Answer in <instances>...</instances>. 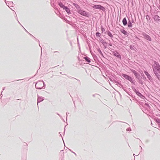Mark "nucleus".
I'll use <instances>...</instances> for the list:
<instances>
[{"mask_svg":"<svg viewBox=\"0 0 160 160\" xmlns=\"http://www.w3.org/2000/svg\"><path fill=\"white\" fill-rule=\"evenodd\" d=\"M120 32L123 33V34H124L125 35H127L128 33V32L125 31V30L123 29H121L120 30Z\"/></svg>","mask_w":160,"mask_h":160,"instance_id":"10","label":"nucleus"},{"mask_svg":"<svg viewBox=\"0 0 160 160\" xmlns=\"http://www.w3.org/2000/svg\"><path fill=\"white\" fill-rule=\"evenodd\" d=\"M85 59H86V60L88 62H90V60L89 59V58H85Z\"/></svg>","mask_w":160,"mask_h":160,"instance_id":"16","label":"nucleus"},{"mask_svg":"<svg viewBox=\"0 0 160 160\" xmlns=\"http://www.w3.org/2000/svg\"><path fill=\"white\" fill-rule=\"evenodd\" d=\"M122 22L124 26H126L127 23V20L125 18L123 19Z\"/></svg>","mask_w":160,"mask_h":160,"instance_id":"9","label":"nucleus"},{"mask_svg":"<svg viewBox=\"0 0 160 160\" xmlns=\"http://www.w3.org/2000/svg\"><path fill=\"white\" fill-rule=\"evenodd\" d=\"M143 36H144V38L147 39V40H149V41L151 40V38L148 35L146 34H144Z\"/></svg>","mask_w":160,"mask_h":160,"instance_id":"8","label":"nucleus"},{"mask_svg":"<svg viewBox=\"0 0 160 160\" xmlns=\"http://www.w3.org/2000/svg\"><path fill=\"white\" fill-rule=\"evenodd\" d=\"M96 35L97 36L100 37L101 35V34L99 32H97L96 33Z\"/></svg>","mask_w":160,"mask_h":160,"instance_id":"17","label":"nucleus"},{"mask_svg":"<svg viewBox=\"0 0 160 160\" xmlns=\"http://www.w3.org/2000/svg\"><path fill=\"white\" fill-rule=\"evenodd\" d=\"M54 52L55 53V52Z\"/></svg>","mask_w":160,"mask_h":160,"instance_id":"19","label":"nucleus"},{"mask_svg":"<svg viewBox=\"0 0 160 160\" xmlns=\"http://www.w3.org/2000/svg\"><path fill=\"white\" fill-rule=\"evenodd\" d=\"M113 55L115 56H116L118 58H120L121 56L119 53L117 51H114L113 52Z\"/></svg>","mask_w":160,"mask_h":160,"instance_id":"7","label":"nucleus"},{"mask_svg":"<svg viewBox=\"0 0 160 160\" xmlns=\"http://www.w3.org/2000/svg\"><path fill=\"white\" fill-rule=\"evenodd\" d=\"M78 13L81 14V15H83L84 16H86L87 15V13L86 12L82 11L80 9H78Z\"/></svg>","mask_w":160,"mask_h":160,"instance_id":"4","label":"nucleus"},{"mask_svg":"<svg viewBox=\"0 0 160 160\" xmlns=\"http://www.w3.org/2000/svg\"><path fill=\"white\" fill-rule=\"evenodd\" d=\"M73 5L75 6L76 8L77 9L78 11V9H80V7L78 4H75L74 3H73Z\"/></svg>","mask_w":160,"mask_h":160,"instance_id":"13","label":"nucleus"},{"mask_svg":"<svg viewBox=\"0 0 160 160\" xmlns=\"http://www.w3.org/2000/svg\"><path fill=\"white\" fill-rule=\"evenodd\" d=\"M131 71L134 74L136 77L138 79H139V78L140 75L136 71L133 70H132Z\"/></svg>","mask_w":160,"mask_h":160,"instance_id":"5","label":"nucleus"},{"mask_svg":"<svg viewBox=\"0 0 160 160\" xmlns=\"http://www.w3.org/2000/svg\"><path fill=\"white\" fill-rule=\"evenodd\" d=\"M108 35L110 36L111 37H112V35L111 33L110 32H108Z\"/></svg>","mask_w":160,"mask_h":160,"instance_id":"18","label":"nucleus"},{"mask_svg":"<svg viewBox=\"0 0 160 160\" xmlns=\"http://www.w3.org/2000/svg\"><path fill=\"white\" fill-rule=\"evenodd\" d=\"M122 76L123 77H124L125 79L128 80L131 82H132L133 79L132 78L129 76L128 75L125 74H122Z\"/></svg>","mask_w":160,"mask_h":160,"instance_id":"3","label":"nucleus"},{"mask_svg":"<svg viewBox=\"0 0 160 160\" xmlns=\"http://www.w3.org/2000/svg\"><path fill=\"white\" fill-rule=\"evenodd\" d=\"M92 8L95 9H102L104 8L100 5H96L92 6Z\"/></svg>","mask_w":160,"mask_h":160,"instance_id":"6","label":"nucleus"},{"mask_svg":"<svg viewBox=\"0 0 160 160\" xmlns=\"http://www.w3.org/2000/svg\"><path fill=\"white\" fill-rule=\"evenodd\" d=\"M144 73H145V74L147 76L148 78L149 79H150V78H151V76L149 75V74L146 71H144Z\"/></svg>","mask_w":160,"mask_h":160,"instance_id":"14","label":"nucleus"},{"mask_svg":"<svg viewBox=\"0 0 160 160\" xmlns=\"http://www.w3.org/2000/svg\"><path fill=\"white\" fill-rule=\"evenodd\" d=\"M59 5V6L61 8L63 9H64L66 6H65L62 2H59L58 4Z\"/></svg>","mask_w":160,"mask_h":160,"instance_id":"11","label":"nucleus"},{"mask_svg":"<svg viewBox=\"0 0 160 160\" xmlns=\"http://www.w3.org/2000/svg\"><path fill=\"white\" fill-rule=\"evenodd\" d=\"M64 9L65 10L66 12H67V13L68 14L71 13L70 10L67 7H66Z\"/></svg>","mask_w":160,"mask_h":160,"instance_id":"12","label":"nucleus"},{"mask_svg":"<svg viewBox=\"0 0 160 160\" xmlns=\"http://www.w3.org/2000/svg\"><path fill=\"white\" fill-rule=\"evenodd\" d=\"M153 71L158 79L160 78V66L158 62H154V64L152 65Z\"/></svg>","mask_w":160,"mask_h":160,"instance_id":"1","label":"nucleus"},{"mask_svg":"<svg viewBox=\"0 0 160 160\" xmlns=\"http://www.w3.org/2000/svg\"><path fill=\"white\" fill-rule=\"evenodd\" d=\"M128 26L129 28H131V27H132V23L131 22H128Z\"/></svg>","mask_w":160,"mask_h":160,"instance_id":"15","label":"nucleus"},{"mask_svg":"<svg viewBox=\"0 0 160 160\" xmlns=\"http://www.w3.org/2000/svg\"><path fill=\"white\" fill-rule=\"evenodd\" d=\"M43 86V82H38L35 85V87L37 88L41 89Z\"/></svg>","mask_w":160,"mask_h":160,"instance_id":"2","label":"nucleus"}]
</instances>
